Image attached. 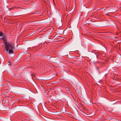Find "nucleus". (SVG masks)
<instances>
[{"label":"nucleus","instance_id":"f257e3e1","mask_svg":"<svg viewBox=\"0 0 121 121\" xmlns=\"http://www.w3.org/2000/svg\"><path fill=\"white\" fill-rule=\"evenodd\" d=\"M4 43L5 46V49L6 52H8V50L9 49L14 48V44L11 42H4Z\"/></svg>","mask_w":121,"mask_h":121},{"label":"nucleus","instance_id":"f03ea898","mask_svg":"<svg viewBox=\"0 0 121 121\" xmlns=\"http://www.w3.org/2000/svg\"><path fill=\"white\" fill-rule=\"evenodd\" d=\"M13 49H10L8 50L9 53H13Z\"/></svg>","mask_w":121,"mask_h":121},{"label":"nucleus","instance_id":"7ed1b4c3","mask_svg":"<svg viewBox=\"0 0 121 121\" xmlns=\"http://www.w3.org/2000/svg\"><path fill=\"white\" fill-rule=\"evenodd\" d=\"M3 35V33L1 31H0V36H2Z\"/></svg>","mask_w":121,"mask_h":121},{"label":"nucleus","instance_id":"20e7f679","mask_svg":"<svg viewBox=\"0 0 121 121\" xmlns=\"http://www.w3.org/2000/svg\"><path fill=\"white\" fill-rule=\"evenodd\" d=\"M111 14V13L109 12V13H106V15H107L108 16H110L109 15L110 14Z\"/></svg>","mask_w":121,"mask_h":121},{"label":"nucleus","instance_id":"39448f33","mask_svg":"<svg viewBox=\"0 0 121 121\" xmlns=\"http://www.w3.org/2000/svg\"><path fill=\"white\" fill-rule=\"evenodd\" d=\"M2 40H4V37H2Z\"/></svg>","mask_w":121,"mask_h":121},{"label":"nucleus","instance_id":"423d86ee","mask_svg":"<svg viewBox=\"0 0 121 121\" xmlns=\"http://www.w3.org/2000/svg\"><path fill=\"white\" fill-rule=\"evenodd\" d=\"M9 65H11V62H10V63L9 64Z\"/></svg>","mask_w":121,"mask_h":121},{"label":"nucleus","instance_id":"0eeeda50","mask_svg":"<svg viewBox=\"0 0 121 121\" xmlns=\"http://www.w3.org/2000/svg\"><path fill=\"white\" fill-rule=\"evenodd\" d=\"M65 6H66V5H65Z\"/></svg>","mask_w":121,"mask_h":121},{"label":"nucleus","instance_id":"6e6552de","mask_svg":"<svg viewBox=\"0 0 121 121\" xmlns=\"http://www.w3.org/2000/svg\"><path fill=\"white\" fill-rule=\"evenodd\" d=\"M9 63H10V61H9Z\"/></svg>","mask_w":121,"mask_h":121}]
</instances>
